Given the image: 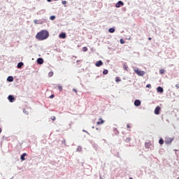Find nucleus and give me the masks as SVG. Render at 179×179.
<instances>
[{
    "label": "nucleus",
    "mask_w": 179,
    "mask_h": 179,
    "mask_svg": "<svg viewBox=\"0 0 179 179\" xmlns=\"http://www.w3.org/2000/svg\"><path fill=\"white\" fill-rule=\"evenodd\" d=\"M49 36V32L46 30L41 31V32H38L37 35H36V38L38 41H44L47 39Z\"/></svg>",
    "instance_id": "f257e3e1"
},
{
    "label": "nucleus",
    "mask_w": 179,
    "mask_h": 179,
    "mask_svg": "<svg viewBox=\"0 0 179 179\" xmlns=\"http://www.w3.org/2000/svg\"><path fill=\"white\" fill-rule=\"evenodd\" d=\"M134 72L138 76H144L145 74V72L143 71H140L138 69H134Z\"/></svg>",
    "instance_id": "f03ea898"
},
{
    "label": "nucleus",
    "mask_w": 179,
    "mask_h": 179,
    "mask_svg": "<svg viewBox=\"0 0 179 179\" xmlns=\"http://www.w3.org/2000/svg\"><path fill=\"white\" fill-rule=\"evenodd\" d=\"M161 110V108L159 106H157V108H155V110H154V113H155V115H159V112Z\"/></svg>",
    "instance_id": "7ed1b4c3"
},
{
    "label": "nucleus",
    "mask_w": 179,
    "mask_h": 179,
    "mask_svg": "<svg viewBox=\"0 0 179 179\" xmlns=\"http://www.w3.org/2000/svg\"><path fill=\"white\" fill-rule=\"evenodd\" d=\"M123 6H124V3L122 1H119L118 3H116V8H119Z\"/></svg>",
    "instance_id": "20e7f679"
},
{
    "label": "nucleus",
    "mask_w": 179,
    "mask_h": 179,
    "mask_svg": "<svg viewBox=\"0 0 179 179\" xmlns=\"http://www.w3.org/2000/svg\"><path fill=\"white\" fill-rule=\"evenodd\" d=\"M104 122H105V121L101 117H100L99 119V121L96 122V124L101 125V124H104Z\"/></svg>",
    "instance_id": "39448f33"
},
{
    "label": "nucleus",
    "mask_w": 179,
    "mask_h": 179,
    "mask_svg": "<svg viewBox=\"0 0 179 179\" xmlns=\"http://www.w3.org/2000/svg\"><path fill=\"white\" fill-rule=\"evenodd\" d=\"M173 141V139L172 138H168L166 139L165 143L167 145H169L172 143Z\"/></svg>",
    "instance_id": "423d86ee"
},
{
    "label": "nucleus",
    "mask_w": 179,
    "mask_h": 179,
    "mask_svg": "<svg viewBox=\"0 0 179 179\" xmlns=\"http://www.w3.org/2000/svg\"><path fill=\"white\" fill-rule=\"evenodd\" d=\"M103 64V62L101 61V60H99V61H97V62H96L95 66H96V67H99V66H102Z\"/></svg>",
    "instance_id": "0eeeda50"
},
{
    "label": "nucleus",
    "mask_w": 179,
    "mask_h": 179,
    "mask_svg": "<svg viewBox=\"0 0 179 179\" xmlns=\"http://www.w3.org/2000/svg\"><path fill=\"white\" fill-rule=\"evenodd\" d=\"M59 38L64 39L66 38V35L64 34V32H62V34H59Z\"/></svg>",
    "instance_id": "6e6552de"
},
{
    "label": "nucleus",
    "mask_w": 179,
    "mask_h": 179,
    "mask_svg": "<svg viewBox=\"0 0 179 179\" xmlns=\"http://www.w3.org/2000/svg\"><path fill=\"white\" fill-rule=\"evenodd\" d=\"M157 92L158 93H163L164 92L163 88L162 87H157Z\"/></svg>",
    "instance_id": "1a4fd4ad"
},
{
    "label": "nucleus",
    "mask_w": 179,
    "mask_h": 179,
    "mask_svg": "<svg viewBox=\"0 0 179 179\" xmlns=\"http://www.w3.org/2000/svg\"><path fill=\"white\" fill-rule=\"evenodd\" d=\"M8 100L10 102H13L15 100V97L12 95H9L8 97Z\"/></svg>",
    "instance_id": "9d476101"
},
{
    "label": "nucleus",
    "mask_w": 179,
    "mask_h": 179,
    "mask_svg": "<svg viewBox=\"0 0 179 179\" xmlns=\"http://www.w3.org/2000/svg\"><path fill=\"white\" fill-rule=\"evenodd\" d=\"M27 155V154L26 153H24V154H22L21 157H20V159L22 161H25L26 160V158L25 157Z\"/></svg>",
    "instance_id": "9b49d317"
},
{
    "label": "nucleus",
    "mask_w": 179,
    "mask_h": 179,
    "mask_svg": "<svg viewBox=\"0 0 179 179\" xmlns=\"http://www.w3.org/2000/svg\"><path fill=\"white\" fill-rule=\"evenodd\" d=\"M141 102L140 100H136V101H134V105H135L136 106H141Z\"/></svg>",
    "instance_id": "f8f14e48"
},
{
    "label": "nucleus",
    "mask_w": 179,
    "mask_h": 179,
    "mask_svg": "<svg viewBox=\"0 0 179 179\" xmlns=\"http://www.w3.org/2000/svg\"><path fill=\"white\" fill-rule=\"evenodd\" d=\"M37 62H38V64H42L43 63V59L42 58H38V59H37Z\"/></svg>",
    "instance_id": "ddd939ff"
},
{
    "label": "nucleus",
    "mask_w": 179,
    "mask_h": 179,
    "mask_svg": "<svg viewBox=\"0 0 179 179\" xmlns=\"http://www.w3.org/2000/svg\"><path fill=\"white\" fill-rule=\"evenodd\" d=\"M24 66V63H22V62H19L18 64H17V69H21L22 66Z\"/></svg>",
    "instance_id": "4468645a"
},
{
    "label": "nucleus",
    "mask_w": 179,
    "mask_h": 179,
    "mask_svg": "<svg viewBox=\"0 0 179 179\" xmlns=\"http://www.w3.org/2000/svg\"><path fill=\"white\" fill-rule=\"evenodd\" d=\"M7 80H8V82H13V80H14L13 76H8Z\"/></svg>",
    "instance_id": "2eb2a0df"
},
{
    "label": "nucleus",
    "mask_w": 179,
    "mask_h": 179,
    "mask_svg": "<svg viewBox=\"0 0 179 179\" xmlns=\"http://www.w3.org/2000/svg\"><path fill=\"white\" fill-rule=\"evenodd\" d=\"M115 31V29H113V28H110V29H108V32H109V33H114Z\"/></svg>",
    "instance_id": "dca6fc26"
},
{
    "label": "nucleus",
    "mask_w": 179,
    "mask_h": 179,
    "mask_svg": "<svg viewBox=\"0 0 179 179\" xmlns=\"http://www.w3.org/2000/svg\"><path fill=\"white\" fill-rule=\"evenodd\" d=\"M57 87H58V90H59V92H62L63 87H62V85H59L57 86Z\"/></svg>",
    "instance_id": "f3484780"
},
{
    "label": "nucleus",
    "mask_w": 179,
    "mask_h": 179,
    "mask_svg": "<svg viewBox=\"0 0 179 179\" xmlns=\"http://www.w3.org/2000/svg\"><path fill=\"white\" fill-rule=\"evenodd\" d=\"M115 81H116V83L121 82V79L120 78V77L116 76Z\"/></svg>",
    "instance_id": "a211bd4d"
},
{
    "label": "nucleus",
    "mask_w": 179,
    "mask_h": 179,
    "mask_svg": "<svg viewBox=\"0 0 179 179\" xmlns=\"http://www.w3.org/2000/svg\"><path fill=\"white\" fill-rule=\"evenodd\" d=\"M150 145H151V144L150 143H146L145 144V146L146 148H149Z\"/></svg>",
    "instance_id": "6ab92c4d"
},
{
    "label": "nucleus",
    "mask_w": 179,
    "mask_h": 179,
    "mask_svg": "<svg viewBox=\"0 0 179 179\" xmlns=\"http://www.w3.org/2000/svg\"><path fill=\"white\" fill-rule=\"evenodd\" d=\"M87 50H88V48H87V47H83V51L84 52H87Z\"/></svg>",
    "instance_id": "aec40b11"
},
{
    "label": "nucleus",
    "mask_w": 179,
    "mask_h": 179,
    "mask_svg": "<svg viewBox=\"0 0 179 179\" xmlns=\"http://www.w3.org/2000/svg\"><path fill=\"white\" fill-rule=\"evenodd\" d=\"M124 70L128 71V66L126 64H124Z\"/></svg>",
    "instance_id": "412c9836"
},
{
    "label": "nucleus",
    "mask_w": 179,
    "mask_h": 179,
    "mask_svg": "<svg viewBox=\"0 0 179 179\" xmlns=\"http://www.w3.org/2000/svg\"><path fill=\"white\" fill-rule=\"evenodd\" d=\"M108 73V70H106V69L103 70V75H107Z\"/></svg>",
    "instance_id": "4be33fe9"
},
{
    "label": "nucleus",
    "mask_w": 179,
    "mask_h": 179,
    "mask_svg": "<svg viewBox=\"0 0 179 179\" xmlns=\"http://www.w3.org/2000/svg\"><path fill=\"white\" fill-rule=\"evenodd\" d=\"M159 143L161 145H163V144H164V140H163L162 138H160Z\"/></svg>",
    "instance_id": "5701e85b"
},
{
    "label": "nucleus",
    "mask_w": 179,
    "mask_h": 179,
    "mask_svg": "<svg viewBox=\"0 0 179 179\" xmlns=\"http://www.w3.org/2000/svg\"><path fill=\"white\" fill-rule=\"evenodd\" d=\"M164 72H165V71H164V69H161V70L159 71V73H160L161 75L164 74Z\"/></svg>",
    "instance_id": "b1692460"
},
{
    "label": "nucleus",
    "mask_w": 179,
    "mask_h": 179,
    "mask_svg": "<svg viewBox=\"0 0 179 179\" xmlns=\"http://www.w3.org/2000/svg\"><path fill=\"white\" fill-rule=\"evenodd\" d=\"M52 76H54V73H53V72H50V73H48V76H49V77H52Z\"/></svg>",
    "instance_id": "393cba45"
},
{
    "label": "nucleus",
    "mask_w": 179,
    "mask_h": 179,
    "mask_svg": "<svg viewBox=\"0 0 179 179\" xmlns=\"http://www.w3.org/2000/svg\"><path fill=\"white\" fill-rule=\"evenodd\" d=\"M55 18H56V17L54 16V15H52V16H50V19L51 20H55Z\"/></svg>",
    "instance_id": "a878e982"
},
{
    "label": "nucleus",
    "mask_w": 179,
    "mask_h": 179,
    "mask_svg": "<svg viewBox=\"0 0 179 179\" xmlns=\"http://www.w3.org/2000/svg\"><path fill=\"white\" fill-rule=\"evenodd\" d=\"M146 88L150 89L152 88V85L150 84L146 85Z\"/></svg>",
    "instance_id": "bb28decb"
},
{
    "label": "nucleus",
    "mask_w": 179,
    "mask_h": 179,
    "mask_svg": "<svg viewBox=\"0 0 179 179\" xmlns=\"http://www.w3.org/2000/svg\"><path fill=\"white\" fill-rule=\"evenodd\" d=\"M51 120L52 121H55L56 120V116H51Z\"/></svg>",
    "instance_id": "cd10ccee"
},
{
    "label": "nucleus",
    "mask_w": 179,
    "mask_h": 179,
    "mask_svg": "<svg viewBox=\"0 0 179 179\" xmlns=\"http://www.w3.org/2000/svg\"><path fill=\"white\" fill-rule=\"evenodd\" d=\"M62 3L63 5H66V4L67 3V1H62Z\"/></svg>",
    "instance_id": "c85d7f7f"
},
{
    "label": "nucleus",
    "mask_w": 179,
    "mask_h": 179,
    "mask_svg": "<svg viewBox=\"0 0 179 179\" xmlns=\"http://www.w3.org/2000/svg\"><path fill=\"white\" fill-rule=\"evenodd\" d=\"M125 141H126V142L128 143L131 141V138H127Z\"/></svg>",
    "instance_id": "c756f323"
},
{
    "label": "nucleus",
    "mask_w": 179,
    "mask_h": 179,
    "mask_svg": "<svg viewBox=\"0 0 179 179\" xmlns=\"http://www.w3.org/2000/svg\"><path fill=\"white\" fill-rule=\"evenodd\" d=\"M120 43L121 44H124V41L122 38L120 39Z\"/></svg>",
    "instance_id": "7c9ffc66"
},
{
    "label": "nucleus",
    "mask_w": 179,
    "mask_h": 179,
    "mask_svg": "<svg viewBox=\"0 0 179 179\" xmlns=\"http://www.w3.org/2000/svg\"><path fill=\"white\" fill-rule=\"evenodd\" d=\"M73 92H76L78 94V91L76 89H73Z\"/></svg>",
    "instance_id": "2f4dec72"
},
{
    "label": "nucleus",
    "mask_w": 179,
    "mask_h": 179,
    "mask_svg": "<svg viewBox=\"0 0 179 179\" xmlns=\"http://www.w3.org/2000/svg\"><path fill=\"white\" fill-rule=\"evenodd\" d=\"M176 87L178 90L179 89V84H176Z\"/></svg>",
    "instance_id": "473e14b6"
},
{
    "label": "nucleus",
    "mask_w": 179,
    "mask_h": 179,
    "mask_svg": "<svg viewBox=\"0 0 179 179\" xmlns=\"http://www.w3.org/2000/svg\"><path fill=\"white\" fill-rule=\"evenodd\" d=\"M54 97H55V95H54V94H52V95L50 96V99H52V98H54Z\"/></svg>",
    "instance_id": "72a5a7b5"
},
{
    "label": "nucleus",
    "mask_w": 179,
    "mask_h": 179,
    "mask_svg": "<svg viewBox=\"0 0 179 179\" xmlns=\"http://www.w3.org/2000/svg\"><path fill=\"white\" fill-rule=\"evenodd\" d=\"M34 23H35V24H38V20H34Z\"/></svg>",
    "instance_id": "f704fd0d"
},
{
    "label": "nucleus",
    "mask_w": 179,
    "mask_h": 179,
    "mask_svg": "<svg viewBox=\"0 0 179 179\" xmlns=\"http://www.w3.org/2000/svg\"><path fill=\"white\" fill-rule=\"evenodd\" d=\"M127 127L128 129H130V128H131V127L129 126V124H127Z\"/></svg>",
    "instance_id": "c9c22d12"
},
{
    "label": "nucleus",
    "mask_w": 179,
    "mask_h": 179,
    "mask_svg": "<svg viewBox=\"0 0 179 179\" xmlns=\"http://www.w3.org/2000/svg\"><path fill=\"white\" fill-rule=\"evenodd\" d=\"M148 40H149V41H151V40H152V38H151V37H149V38H148Z\"/></svg>",
    "instance_id": "e433bc0d"
},
{
    "label": "nucleus",
    "mask_w": 179,
    "mask_h": 179,
    "mask_svg": "<svg viewBox=\"0 0 179 179\" xmlns=\"http://www.w3.org/2000/svg\"><path fill=\"white\" fill-rule=\"evenodd\" d=\"M1 131H2V129H1V128L0 127V134L1 133Z\"/></svg>",
    "instance_id": "4c0bfd02"
},
{
    "label": "nucleus",
    "mask_w": 179,
    "mask_h": 179,
    "mask_svg": "<svg viewBox=\"0 0 179 179\" xmlns=\"http://www.w3.org/2000/svg\"><path fill=\"white\" fill-rule=\"evenodd\" d=\"M47 1H48V2H51L52 0H47Z\"/></svg>",
    "instance_id": "58836bf2"
},
{
    "label": "nucleus",
    "mask_w": 179,
    "mask_h": 179,
    "mask_svg": "<svg viewBox=\"0 0 179 179\" xmlns=\"http://www.w3.org/2000/svg\"><path fill=\"white\" fill-rule=\"evenodd\" d=\"M92 129H94V127H92Z\"/></svg>",
    "instance_id": "ea45409f"
},
{
    "label": "nucleus",
    "mask_w": 179,
    "mask_h": 179,
    "mask_svg": "<svg viewBox=\"0 0 179 179\" xmlns=\"http://www.w3.org/2000/svg\"><path fill=\"white\" fill-rule=\"evenodd\" d=\"M129 179H133L132 178H129Z\"/></svg>",
    "instance_id": "a19ab883"
},
{
    "label": "nucleus",
    "mask_w": 179,
    "mask_h": 179,
    "mask_svg": "<svg viewBox=\"0 0 179 179\" xmlns=\"http://www.w3.org/2000/svg\"><path fill=\"white\" fill-rule=\"evenodd\" d=\"M55 1H57V0H55Z\"/></svg>",
    "instance_id": "79ce46f5"
},
{
    "label": "nucleus",
    "mask_w": 179,
    "mask_h": 179,
    "mask_svg": "<svg viewBox=\"0 0 179 179\" xmlns=\"http://www.w3.org/2000/svg\"><path fill=\"white\" fill-rule=\"evenodd\" d=\"M177 179H179V178H178Z\"/></svg>",
    "instance_id": "37998d69"
}]
</instances>
